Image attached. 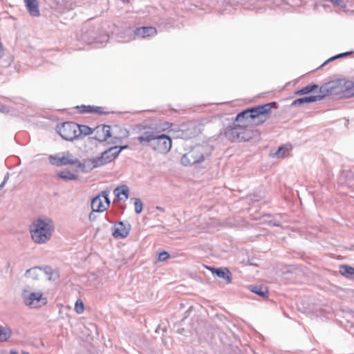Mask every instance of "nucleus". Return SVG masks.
Here are the masks:
<instances>
[{"mask_svg":"<svg viewBox=\"0 0 354 354\" xmlns=\"http://www.w3.org/2000/svg\"><path fill=\"white\" fill-rule=\"evenodd\" d=\"M252 115L250 113V109L242 111L236 115L235 121L238 122V124H241V125L249 126L252 123Z\"/></svg>","mask_w":354,"mask_h":354,"instance_id":"obj_15","label":"nucleus"},{"mask_svg":"<svg viewBox=\"0 0 354 354\" xmlns=\"http://www.w3.org/2000/svg\"><path fill=\"white\" fill-rule=\"evenodd\" d=\"M251 291L262 297H267L268 290L265 288L254 286L251 288Z\"/></svg>","mask_w":354,"mask_h":354,"instance_id":"obj_28","label":"nucleus"},{"mask_svg":"<svg viewBox=\"0 0 354 354\" xmlns=\"http://www.w3.org/2000/svg\"><path fill=\"white\" fill-rule=\"evenodd\" d=\"M351 53H352V52H346V53H340V54H339L337 55H335V56L330 58L327 62H330L331 60H334V59H337V58H341V57H346V56H347V55H350Z\"/></svg>","mask_w":354,"mask_h":354,"instance_id":"obj_33","label":"nucleus"},{"mask_svg":"<svg viewBox=\"0 0 354 354\" xmlns=\"http://www.w3.org/2000/svg\"><path fill=\"white\" fill-rule=\"evenodd\" d=\"M288 151V148L286 146L280 147L277 151L274 153H272V157L277 158H283L285 157V153Z\"/></svg>","mask_w":354,"mask_h":354,"instance_id":"obj_29","label":"nucleus"},{"mask_svg":"<svg viewBox=\"0 0 354 354\" xmlns=\"http://www.w3.org/2000/svg\"><path fill=\"white\" fill-rule=\"evenodd\" d=\"M138 139L140 143H147L155 151L162 153L168 152L171 147V138L165 134L158 135L153 132H145Z\"/></svg>","mask_w":354,"mask_h":354,"instance_id":"obj_2","label":"nucleus"},{"mask_svg":"<svg viewBox=\"0 0 354 354\" xmlns=\"http://www.w3.org/2000/svg\"><path fill=\"white\" fill-rule=\"evenodd\" d=\"M335 84L336 86V89L340 88L342 91L350 92L354 89V82L353 81L340 80L335 82Z\"/></svg>","mask_w":354,"mask_h":354,"instance_id":"obj_21","label":"nucleus"},{"mask_svg":"<svg viewBox=\"0 0 354 354\" xmlns=\"http://www.w3.org/2000/svg\"><path fill=\"white\" fill-rule=\"evenodd\" d=\"M317 88H318V86L317 85H316V84H309V85H307L306 86L304 87L303 88H301V90L298 91L297 92V94H299V95L307 94L308 93L315 91Z\"/></svg>","mask_w":354,"mask_h":354,"instance_id":"obj_26","label":"nucleus"},{"mask_svg":"<svg viewBox=\"0 0 354 354\" xmlns=\"http://www.w3.org/2000/svg\"><path fill=\"white\" fill-rule=\"evenodd\" d=\"M83 112H98L97 109H100L99 107L94 108L91 106H83Z\"/></svg>","mask_w":354,"mask_h":354,"instance_id":"obj_34","label":"nucleus"},{"mask_svg":"<svg viewBox=\"0 0 354 354\" xmlns=\"http://www.w3.org/2000/svg\"><path fill=\"white\" fill-rule=\"evenodd\" d=\"M28 13L32 17L40 15L38 0H23Z\"/></svg>","mask_w":354,"mask_h":354,"instance_id":"obj_14","label":"nucleus"},{"mask_svg":"<svg viewBox=\"0 0 354 354\" xmlns=\"http://www.w3.org/2000/svg\"><path fill=\"white\" fill-rule=\"evenodd\" d=\"M49 161L52 165L57 167L66 165H75L78 162L77 159L73 158L69 153L50 156L49 157Z\"/></svg>","mask_w":354,"mask_h":354,"instance_id":"obj_9","label":"nucleus"},{"mask_svg":"<svg viewBox=\"0 0 354 354\" xmlns=\"http://www.w3.org/2000/svg\"><path fill=\"white\" fill-rule=\"evenodd\" d=\"M10 354H17L15 351H11Z\"/></svg>","mask_w":354,"mask_h":354,"instance_id":"obj_40","label":"nucleus"},{"mask_svg":"<svg viewBox=\"0 0 354 354\" xmlns=\"http://www.w3.org/2000/svg\"><path fill=\"white\" fill-rule=\"evenodd\" d=\"M239 125L236 121L233 122L232 126L227 127L224 131L223 134L225 137L231 142L239 140Z\"/></svg>","mask_w":354,"mask_h":354,"instance_id":"obj_13","label":"nucleus"},{"mask_svg":"<svg viewBox=\"0 0 354 354\" xmlns=\"http://www.w3.org/2000/svg\"><path fill=\"white\" fill-rule=\"evenodd\" d=\"M78 124L74 122H64L57 126V131L66 140H73L78 138Z\"/></svg>","mask_w":354,"mask_h":354,"instance_id":"obj_6","label":"nucleus"},{"mask_svg":"<svg viewBox=\"0 0 354 354\" xmlns=\"http://www.w3.org/2000/svg\"><path fill=\"white\" fill-rule=\"evenodd\" d=\"M109 194L106 192H102V193L95 196L91 201V208L93 212H104L110 205L109 199Z\"/></svg>","mask_w":354,"mask_h":354,"instance_id":"obj_8","label":"nucleus"},{"mask_svg":"<svg viewBox=\"0 0 354 354\" xmlns=\"http://www.w3.org/2000/svg\"><path fill=\"white\" fill-rule=\"evenodd\" d=\"M22 354H29L28 353L24 352Z\"/></svg>","mask_w":354,"mask_h":354,"instance_id":"obj_41","label":"nucleus"},{"mask_svg":"<svg viewBox=\"0 0 354 354\" xmlns=\"http://www.w3.org/2000/svg\"><path fill=\"white\" fill-rule=\"evenodd\" d=\"M12 333V330L9 327L0 326V342H6Z\"/></svg>","mask_w":354,"mask_h":354,"instance_id":"obj_23","label":"nucleus"},{"mask_svg":"<svg viewBox=\"0 0 354 354\" xmlns=\"http://www.w3.org/2000/svg\"><path fill=\"white\" fill-rule=\"evenodd\" d=\"M343 95L345 97H349V96L354 97V91L353 93H351V95Z\"/></svg>","mask_w":354,"mask_h":354,"instance_id":"obj_38","label":"nucleus"},{"mask_svg":"<svg viewBox=\"0 0 354 354\" xmlns=\"http://www.w3.org/2000/svg\"><path fill=\"white\" fill-rule=\"evenodd\" d=\"M135 33L138 37L145 38L156 35V30L153 27H142L137 28Z\"/></svg>","mask_w":354,"mask_h":354,"instance_id":"obj_20","label":"nucleus"},{"mask_svg":"<svg viewBox=\"0 0 354 354\" xmlns=\"http://www.w3.org/2000/svg\"><path fill=\"white\" fill-rule=\"evenodd\" d=\"M316 93H317L316 97H318L319 100H320L328 95L337 93V91H336V86L335 82H330L321 86L319 88V91Z\"/></svg>","mask_w":354,"mask_h":354,"instance_id":"obj_12","label":"nucleus"},{"mask_svg":"<svg viewBox=\"0 0 354 354\" xmlns=\"http://www.w3.org/2000/svg\"><path fill=\"white\" fill-rule=\"evenodd\" d=\"M169 257V254L167 252H160L158 255V261H163L167 260Z\"/></svg>","mask_w":354,"mask_h":354,"instance_id":"obj_32","label":"nucleus"},{"mask_svg":"<svg viewBox=\"0 0 354 354\" xmlns=\"http://www.w3.org/2000/svg\"><path fill=\"white\" fill-rule=\"evenodd\" d=\"M127 147L128 146L125 145L123 147L115 146L109 148L108 150L103 152L101 156L93 160L92 163L93 164V167H100L103 165L111 162L118 156L123 149H126Z\"/></svg>","mask_w":354,"mask_h":354,"instance_id":"obj_5","label":"nucleus"},{"mask_svg":"<svg viewBox=\"0 0 354 354\" xmlns=\"http://www.w3.org/2000/svg\"><path fill=\"white\" fill-rule=\"evenodd\" d=\"M48 274L39 267L31 268L26 270L24 276L28 279L39 280L44 274Z\"/></svg>","mask_w":354,"mask_h":354,"instance_id":"obj_16","label":"nucleus"},{"mask_svg":"<svg viewBox=\"0 0 354 354\" xmlns=\"http://www.w3.org/2000/svg\"><path fill=\"white\" fill-rule=\"evenodd\" d=\"M270 106L271 104H266L250 109L253 120H259L258 122H255L256 124L262 123L266 120L267 115L270 110Z\"/></svg>","mask_w":354,"mask_h":354,"instance_id":"obj_10","label":"nucleus"},{"mask_svg":"<svg viewBox=\"0 0 354 354\" xmlns=\"http://www.w3.org/2000/svg\"><path fill=\"white\" fill-rule=\"evenodd\" d=\"M210 270L213 274L225 279L227 283L232 282V274L227 268H210Z\"/></svg>","mask_w":354,"mask_h":354,"instance_id":"obj_18","label":"nucleus"},{"mask_svg":"<svg viewBox=\"0 0 354 354\" xmlns=\"http://www.w3.org/2000/svg\"><path fill=\"white\" fill-rule=\"evenodd\" d=\"M84 304L81 300L75 302V310L77 314H82L84 312Z\"/></svg>","mask_w":354,"mask_h":354,"instance_id":"obj_31","label":"nucleus"},{"mask_svg":"<svg viewBox=\"0 0 354 354\" xmlns=\"http://www.w3.org/2000/svg\"><path fill=\"white\" fill-rule=\"evenodd\" d=\"M156 208H157V209H158V210H160L161 212H164L165 211V209L162 207H157Z\"/></svg>","mask_w":354,"mask_h":354,"instance_id":"obj_39","label":"nucleus"},{"mask_svg":"<svg viewBox=\"0 0 354 354\" xmlns=\"http://www.w3.org/2000/svg\"><path fill=\"white\" fill-rule=\"evenodd\" d=\"M78 137L81 135L88 136L93 134V129L86 125H78Z\"/></svg>","mask_w":354,"mask_h":354,"instance_id":"obj_27","label":"nucleus"},{"mask_svg":"<svg viewBox=\"0 0 354 354\" xmlns=\"http://www.w3.org/2000/svg\"><path fill=\"white\" fill-rule=\"evenodd\" d=\"M0 111H3V112H6V111H8L7 109L3 106H1V108H0Z\"/></svg>","mask_w":354,"mask_h":354,"instance_id":"obj_37","label":"nucleus"},{"mask_svg":"<svg viewBox=\"0 0 354 354\" xmlns=\"http://www.w3.org/2000/svg\"><path fill=\"white\" fill-rule=\"evenodd\" d=\"M248 126L239 125V140L238 141H248L252 138L253 132L248 128Z\"/></svg>","mask_w":354,"mask_h":354,"instance_id":"obj_17","label":"nucleus"},{"mask_svg":"<svg viewBox=\"0 0 354 354\" xmlns=\"http://www.w3.org/2000/svg\"><path fill=\"white\" fill-rule=\"evenodd\" d=\"M317 100H319V97H316V95L304 97L299 98V99L295 100L292 104L294 106H297V105H301L304 103L314 102Z\"/></svg>","mask_w":354,"mask_h":354,"instance_id":"obj_22","label":"nucleus"},{"mask_svg":"<svg viewBox=\"0 0 354 354\" xmlns=\"http://www.w3.org/2000/svg\"><path fill=\"white\" fill-rule=\"evenodd\" d=\"M57 176L63 180H71L77 178V175L68 170H64L57 173Z\"/></svg>","mask_w":354,"mask_h":354,"instance_id":"obj_25","label":"nucleus"},{"mask_svg":"<svg viewBox=\"0 0 354 354\" xmlns=\"http://www.w3.org/2000/svg\"><path fill=\"white\" fill-rule=\"evenodd\" d=\"M131 225L128 222H119L112 229V234L116 239L127 237L130 232Z\"/></svg>","mask_w":354,"mask_h":354,"instance_id":"obj_11","label":"nucleus"},{"mask_svg":"<svg viewBox=\"0 0 354 354\" xmlns=\"http://www.w3.org/2000/svg\"><path fill=\"white\" fill-rule=\"evenodd\" d=\"M212 151L213 147L207 143L196 145L183 156L181 163L185 166L199 163L209 156Z\"/></svg>","mask_w":354,"mask_h":354,"instance_id":"obj_3","label":"nucleus"},{"mask_svg":"<svg viewBox=\"0 0 354 354\" xmlns=\"http://www.w3.org/2000/svg\"><path fill=\"white\" fill-rule=\"evenodd\" d=\"M94 138L100 142L106 141L110 138H113L115 140H111L113 143H116L120 140V138L116 136H113V132H111V128L109 125L102 124L96 127L93 129Z\"/></svg>","mask_w":354,"mask_h":354,"instance_id":"obj_7","label":"nucleus"},{"mask_svg":"<svg viewBox=\"0 0 354 354\" xmlns=\"http://www.w3.org/2000/svg\"><path fill=\"white\" fill-rule=\"evenodd\" d=\"M131 200L134 201L135 212L137 214H140L143 209V203L140 198H132Z\"/></svg>","mask_w":354,"mask_h":354,"instance_id":"obj_30","label":"nucleus"},{"mask_svg":"<svg viewBox=\"0 0 354 354\" xmlns=\"http://www.w3.org/2000/svg\"><path fill=\"white\" fill-rule=\"evenodd\" d=\"M96 212H91L89 214L88 218L91 221H93L95 219V213Z\"/></svg>","mask_w":354,"mask_h":354,"instance_id":"obj_36","label":"nucleus"},{"mask_svg":"<svg viewBox=\"0 0 354 354\" xmlns=\"http://www.w3.org/2000/svg\"><path fill=\"white\" fill-rule=\"evenodd\" d=\"M21 298L24 304L31 308H40L48 302L43 289L33 286H27L22 290Z\"/></svg>","mask_w":354,"mask_h":354,"instance_id":"obj_4","label":"nucleus"},{"mask_svg":"<svg viewBox=\"0 0 354 354\" xmlns=\"http://www.w3.org/2000/svg\"><path fill=\"white\" fill-rule=\"evenodd\" d=\"M113 194L118 200L125 201L129 198V189L127 185H123L116 187L113 190Z\"/></svg>","mask_w":354,"mask_h":354,"instance_id":"obj_19","label":"nucleus"},{"mask_svg":"<svg viewBox=\"0 0 354 354\" xmlns=\"http://www.w3.org/2000/svg\"><path fill=\"white\" fill-rule=\"evenodd\" d=\"M55 230L53 220L46 216L35 219L30 227V233L32 241L37 244L48 242Z\"/></svg>","mask_w":354,"mask_h":354,"instance_id":"obj_1","label":"nucleus"},{"mask_svg":"<svg viewBox=\"0 0 354 354\" xmlns=\"http://www.w3.org/2000/svg\"><path fill=\"white\" fill-rule=\"evenodd\" d=\"M339 272L346 277L352 278L354 277V268L346 265H342L339 267Z\"/></svg>","mask_w":354,"mask_h":354,"instance_id":"obj_24","label":"nucleus"},{"mask_svg":"<svg viewBox=\"0 0 354 354\" xmlns=\"http://www.w3.org/2000/svg\"><path fill=\"white\" fill-rule=\"evenodd\" d=\"M8 179H9V174L7 173L6 174V176H4V178H3V180L2 183L0 185V189H1V188H3L4 187V185H6V183L8 181Z\"/></svg>","mask_w":354,"mask_h":354,"instance_id":"obj_35","label":"nucleus"}]
</instances>
